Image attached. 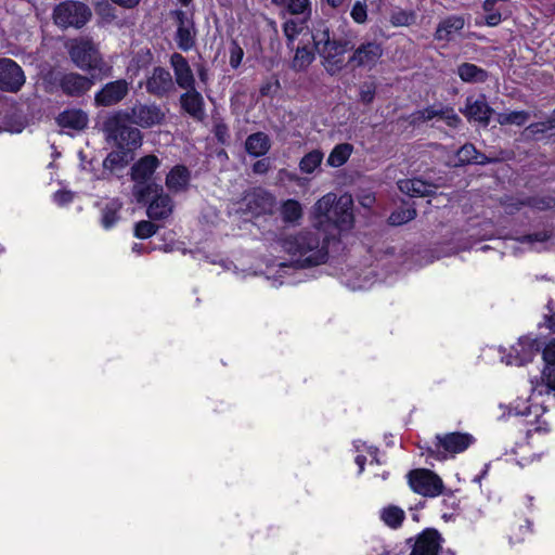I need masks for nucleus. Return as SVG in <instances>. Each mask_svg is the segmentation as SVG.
<instances>
[{"label":"nucleus","mask_w":555,"mask_h":555,"mask_svg":"<svg viewBox=\"0 0 555 555\" xmlns=\"http://www.w3.org/2000/svg\"><path fill=\"white\" fill-rule=\"evenodd\" d=\"M185 92L180 96L182 108L195 118H202L204 115V100L202 94L192 87V89H184Z\"/></svg>","instance_id":"23"},{"label":"nucleus","mask_w":555,"mask_h":555,"mask_svg":"<svg viewBox=\"0 0 555 555\" xmlns=\"http://www.w3.org/2000/svg\"><path fill=\"white\" fill-rule=\"evenodd\" d=\"M130 158V154L122 149L113 151L104 159L103 167L109 172H116L124 169L129 163Z\"/></svg>","instance_id":"37"},{"label":"nucleus","mask_w":555,"mask_h":555,"mask_svg":"<svg viewBox=\"0 0 555 555\" xmlns=\"http://www.w3.org/2000/svg\"><path fill=\"white\" fill-rule=\"evenodd\" d=\"M508 0H485L483 10L486 12V23L488 26H496L502 21V16L508 13Z\"/></svg>","instance_id":"27"},{"label":"nucleus","mask_w":555,"mask_h":555,"mask_svg":"<svg viewBox=\"0 0 555 555\" xmlns=\"http://www.w3.org/2000/svg\"><path fill=\"white\" fill-rule=\"evenodd\" d=\"M177 21V44L183 51H189L195 43V29L191 16L183 11L175 12Z\"/></svg>","instance_id":"18"},{"label":"nucleus","mask_w":555,"mask_h":555,"mask_svg":"<svg viewBox=\"0 0 555 555\" xmlns=\"http://www.w3.org/2000/svg\"><path fill=\"white\" fill-rule=\"evenodd\" d=\"M434 119L442 120L451 128H456L462 121L453 107L440 103L415 111L406 118L412 126H418Z\"/></svg>","instance_id":"7"},{"label":"nucleus","mask_w":555,"mask_h":555,"mask_svg":"<svg viewBox=\"0 0 555 555\" xmlns=\"http://www.w3.org/2000/svg\"><path fill=\"white\" fill-rule=\"evenodd\" d=\"M22 67L11 59H0V89L17 92L25 83Z\"/></svg>","instance_id":"12"},{"label":"nucleus","mask_w":555,"mask_h":555,"mask_svg":"<svg viewBox=\"0 0 555 555\" xmlns=\"http://www.w3.org/2000/svg\"><path fill=\"white\" fill-rule=\"evenodd\" d=\"M350 15L356 23H365L367 18L366 4L362 1H357L351 9Z\"/></svg>","instance_id":"48"},{"label":"nucleus","mask_w":555,"mask_h":555,"mask_svg":"<svg viewBox=\"0 0 555 555\" xmlns=\"http://www.w3.org/2000/svg\"><path fill=\"white\" fill-rule=\"evenodd\" d=\"M374 201L375 198L372 194H364L359 198V202L363 207H371Z\"/></svg>","instance_id":"57"},{"label":"nucleus","mask_w":555,"mask_h":555,"mask_svg":"<svg viewBox=\"0 0 555 555\" xmlns=\"http://www.w3.org/2000/svg\"><path fill=\"white\" fill-rule=\"evenodd\" d=\"M172 207L171 198L168 195L160 193L156 195L150 204L147 208V216L151 219L156 220L165 219L171 215Z\"/></svg>","instance_id":"29"},{"label":"nucleus","mask_w":555,"mask_h":555,"mask_svg":"<svg viewBox=\"0 0 555 555\" xmlns=\"http://www.w3.org/2000/svg\"><path fill=\"white\" fill-rule=\"evenodd\" d=\"M73 199V194L68 191H59L54 194V201L60 204L64 205Z\"/></svg>","instance_id":"54"},{"label":"nucleus","mask_w":555,"mask_h":555,"mask_svg":"<svg viewBox=\"0 0 555 555\" xmlns=\"http://www.w3.org/2000/svg\"><path fill=\"white\" fill-rule=\"evenodd\" d=\"M165 112L156 104H135L128 115L129 120L142 128L160 125L165 119Z\"/></svg>","instance_id":"11"},{"label":"nucleus","mask_w":555,"mask_h":555,"mask_svg":"<svg viewBox=\"0 0 555 555\" xmlns=\"http://www.w3.org/2000/svg\"><path fill=\"white\" fill-rule=\"evenodd\" d=\"M282 249L300 267L318 266L325 262L327 247L314 231H301L281 240Z\"/></svg>","instance_id":"2"},{"label":"nucleus","mask_w":555,"mask_h":555,"mask_svg":"<svg viewBox=\"0 0 555 555\" xmlns=\"http://www.w3.org/2000/svg\"><path fill=\"white\" fill-rule=\"evenodd\" d=\"M158 166L159 159L154 155L144 156L132 166L131 178L134 182L132 194L137 202H144L157 191V185L151 182V178Z\"/></svg>","instance_id":"5"},{"label":"nucleus","mask_w":555,"mask_h":555,"mask_svg":"<svg viewBox=\"0 0 555 555\" xmlns=\"http://www.w3.org/2000/svg\"><path fill=\"white\" fill-rule=\"evenodd\" d=\"M336 198V194L330 192L318 199V202L314 204L312 215L319 225H322L324 222H331L333 207Z\"/></svg>","instance_id":"25"},{"label":"nucleus","mask_w":555,"mask_h":555,"mask_svg":"<svg viewBox=\"0 0 555 555\" xmlns=\"http://www.w3.org/2000/svg\"><path fill=\"white\" fill-rule=\"evenodd\" d=\"M57 81L63 93L69 96H81L94 85L91 77L74 72L62 74Z\"/></svg>","instance_id":"15"},{"label":"nucleus","mask_w":555,"mask_h":555,"mask_svg":"<svg viewBox=\"0 0 555 555\" xmlns=\"http://www.w3.org/2000/svg\"><path fill=\"white\" fill-rule=\"evenodd\" d=\"M541 378L545 392H555V365L544 366Z\"/></svg>","instance_id":"46"},{"label":"nucleus","mask_w":555,"mask_h":555,"mask_svg":"<svg viewBox=\"0 0 555 555\" xmlns=\"http://www.w3.org/2000/svg\"><path fill=\"white\" fill-rule=\"evenodd\" d=\"M436 451L442 450L449 454H456L465 451L475 441L474 437L467 433H449L436 436Z\"/></svg>","instance_id":"16"},{"label":"nucleus","mask_w":555,"mask_h":555,"mask_svg":"<svg viewBox=\"0 0 555 555\" xmlns=\"http://www.w3.org/2000/svg\"><path fill=\"white\" fill-rule=\"evenodd\" d=\"M376 87L373 82H364L360 87V101L364 104H370L375 98Z\"/></svg>","instance_id":"50"},{"label":"nucleus","mask_w":555,"mask_h":555,"mask_svg":"<svg viewBox=\"0 0 555 555\" xmlns=\"http://www.w3.org/2000/svg\"><path fill=\"white\" fill-rule=\"evenodd\" d=\"M547 238H548V236L546 235V233L541 232V233H534L531 235L524 236L520 238V242L534 246L538 244H543Z\"/></svg>","instance_id":"53"},{"label":"nucleus","mask_w":555,"mask_h":555,"mask_svg":"<svg viewBox=\"0 0 555 555\" xmlns=\"http://www.w3.org/2000/svg\"><path fill=\"white\" fill-rule=\"evenodd\" d=\"M170 65L173 69L176 83L181 89L195 87V77L186 59L180 53H173L170 57Z\"/></svg>","instance_id":"19"},{"label":"nucleus","mask_w":555,"mask_h":555,"mask_svg":"<svg viewBox=\"0 0 555 555\" xmlns=\"http://www.w3.org/2000/svg\"><path fill=\"white\" fill-rule=\"evenodd\" d=\"M244 51L243 49L236 43L233 42L230 48V65L233 68H237L243 60Z\"/></svg>","instance_id":"51"},{"label":"nucleus","mask_w":555,"mask_h":555,"mask_svg":"<svg viewBox=\"0 0 555 555\" xmlns=\"http://www.w3.org/2000/svg\"><path fill=\"white\" fill-rule=\"evenodd\" d=\"M247 210L251 215L270 212L274 206V197L264 190H255L244 198Z\"/></svg>","instance_id":"21"},{"label":"nucleus","mask_w":555,"mask_h":555,"mask_svg":"<svg viewBox=\"0 0 555 555\" xmlns=\"http://www.w3.org/2000/svg\"><path fill=\"white\" fill-rule=\"evenodd\" d=\"M356 463L359 466V472L362 473L364 469L365 457L363 455H358L356 457Z\"/></svg>","instance_id":"59"},{"label":"nucleus","mask_w":555,"mask_h":555,"mask_svg":"<svg viewBox=\"0 0 555 555\" xmlns=\"http://www.w3.org/2000/svg\"><path fill=\"white\" fill-rule=\"evenodd\" d=\"M269 167H270V164L267 159H260L254 164L253 170L256 173L262 175L269 170Z\"/></svg>","instance_id":"55"},{"label":"nucleus","mask_w":555,"mask_h":555,"mask_svg":"<svg viewBox=\"0 0 555 555\" xmlns=\"http://www.w3.org/2000/svg\"><path fill=\"white\" fill-rule=\"evenodd\" d=\"M175 85L169 70L164 67H155L146 77L145 89L150 94L164 96L173 90Z\"/></svg>","instance_id":"17"},{"label":"nucleus","mask_w":555,"mask_h":555,"mask_svg":"<svg viewBox=\"0 0 555 555\" xmlns=\"http://www.w3.org/2000/svg\"><path fill=\"white\" fill-rule=\"evenodd\" d=\"M545 323L548 330L555 332V312L545 317Z\"/></svg>","instance_id":"58"},{"label":"nucleus","mask_w":555,"mask_h":555,"mask_svg":"<svg viewBox=\"0 0 555 555\" xmlns=\"http://www.w3.org/2000/svg\"><path fill=\"white\" fill-rule=\"evenodd\" d=\"M95 12L102 16L105 21H112L115 18L114 8L106 0H99L95 3Z\"/></svg>","instance_id":"47"},{"label":"nucleus","mask_w":555,"mask_h":555,"mask_svg":"<svg viewBox=\"0 0 555 555\" xmlns=\"http://www.w3.org/2000/svg\"><path fill=\"white\" fill-rule=\"evenodd\" d=\"M127 119H129L128 114L118 112L105 120L104 130L108 138L129 153L141 145L142 134L139 129L127 126L125 124Z\"/></svg>","instance_id":"4"},{"label":"nucleus","mask_w":555,"mask_h":555,"mask_svg":"<svg viewBox=\"0 0 555 555\" xmlns=\"http://www.w3.org/2000/svg\"><path fill=\"white\" fill-rule=\"evenodd\" d=\"M544 366L555 365V339L551 340L542 352Z\"/></svg>","instance_id":"52"},{"label":"nucleus","mask_w":555,"mask_h":555,"mask_svg":"<svg viewBox=\"0 0 555 555\" xmlns=\"http://www.w3.org/2000/svg\"><path fill=\"white\" fill-rule=\"evenodd\" d=\"M88 115L81 109H67L57 117V124L63 128L82 130L88 125Z\"/></svg>","instance_id":"26"},{"label":"nucleus","mask_w":555,"mask_h":555,"mask_svg":"<svg viewBox=\"0 0 555 555\" xmlns=\"http://www.w3.org/2000/svg\"><path fill=\"white\" fill-rule=\"evenodd\" d=\"M130 82L117 79L105 83L94 95L96 106H113L121 102L129 93Z\"/></svg>","instance_id":"10"},{"label":"nucleus","mask_w":555,"mask_h":555,"mask_svg":"<svg viewBox=\"0 0 555 555\" xmlns=\"http://www.w3.org/2000/svg\"><path fill=\"white\" fill-rule=\"evenodd\" d=\"M157 231V227L151 221H140L135 224L134 235L139 238H147L154 235Z\"/></svg>","instance_id":"45"},{"label":"nucleus","mask_w":555,"mask_h":555,"mask_svg":"<svg viewBox=\"0 0 555 555\" xmlns=\"http://www.w3.org/2000/svg\"><path fill=\"white\" fill-rule=\"evenodd\" d=\"M133 250L140 253L141 251V246L139 244H134Z\"/></svg>","instance_id":"63"},{"label":"nucleus","mask_w":555,"mask_h":555,"mask_svg":"<svg viewBox=\"0 0 555 555\" xmlns=\"http://www.w3.org/2000/svg\"><path fill=\"white\" fill-rule=\"evenodd\" d=\"M91 10L82 2L64 1L53 10V21L61 28H81L91 18Z\"/></svg>","instance_id":"6"},{"label":"nucleus","mask_w":555,"mask_h":555,"mask_svg":"<svg viewBox=\"0 0 555 555\" xmlns=\"http://www.w3.org/2000/svg\"><path fill=\"white\" fill-rule=\"evenodd\" d=\"M404 517L405 514L403 509L395 505H389L380 511L382 520L390 528H398Z\"/></svg>","instance_id":"40"},{"label":"nucleus","mask_w":555,"mask_h":555,"mask_svg":"<svg viewBox=\"0 0 555 555\" xmlns=\"http://www.w3.org/2000/svg\"><path fill=\"white\" fill-rule=\"evenodd\" d=\"M529 119V113L525 111H514L509 113H499L496 115V121L501 126L516 125L522 126Z\"/></svg>","instance_id":"42"},{"label":"nucleus","mask_w":555,"mask_h":555,"mask_svg":"<svg viewBox=\"0 0 555 555\" xmlns=\"http://www.w3.org/2000/svg\"><path fill=\"white\" fill-rule=\"evenodd\" d=\"M399 190L409 196H428L431 195L436 186L421 179H404L398 182Z\"/></svg>","instance_id":"24"},{"label":"nucleus","mask_w":555,"mask_h":555,"mask_svg":"<svg viewBox=\"0 0 555 555\" xmlns=\"http://www.w3.org/2000/svg\"><path fill=\"white\" fill-rule=\"evenodd\" d=\"M270 139L263 132L250 134L245 143L246 151L254 156L264 155L270 149Z\"/></svg>","instance_id":"34"},{"label":"nucleus","mask_w":555,"mask_h":555,"mask_svg":"<svg viewBox=\"0 0 555 555\" xmlns=\"http://www.w3.org/2000/svg\"><path fill=\"white\" fill-rule=\"evenodd\" d=\"M352 205L353 201L349 194H344L336 198L333 207L331 222L341 229L349 228L353 220Z\"/></svg>","instance_id":"20"},{"label":"nucleus","mask_w":555,"mask_h":555,"mask_svg":"<svg viewBox=\"0 0 555 555\" xmlns=\"http://www.w3.org/2000/svg\"><path fill=\"white\" fill-rule=\"evenodd\" d=\"M281 216L285 222H296L302 217V207L298 201L287 199L282 204Z\"/></svg>","instance_id":"41"},{"label":"nucleus","mask_w":555,"mask_h":555,"mask_svg":"<svg viewBox=\"0 0 555 555\" xmlns=\"http://www.w3.org/2000/svg\"><path fill=\"white\" fill-rule=\"evenodd\" d=\"M415 217L416 211L414 208H400L389 216V223L392 225H401L413 220Z\"/></svg>","instance_id":"44"},{"label":"nucleus","mask_w":555,"mask_h":555,"mask_svg":"<svg viewBox=\"0 0 555 555\" xmlns=\"http://www.w3.org/2000/svg\"><path fill=\"white\" fill-rule=\"evenodd\" d=\"M552 203L551 201H548L547 203H542L541 205L540 204H534V206H537L539 209H545V208H548L551 207Z\"/></svg>","instance_id":"62"},{"label":"nucleus","mask_w":555,"mask_h":555,"mask_svg":"<svg viewBox=\"0 0 555 555\" xmlns=\"http://www.w3.org/2000/svg\"><path fill=\"white\" fill-rule=\"evenodd\" d=\"M310 40H300L295 47V55L292 61V67L295 70L306 69L314 60V53L308 48Z\"/></svg>","instance_id":"32"},{"label":"nucleus","mask_w":555,"mask_h":555,"mask_svg":"<svg viewBox=\"0 0 555 555\" xmlns=\"http://www.w3.org/2000/svg\"><path fill=\"white\" fill-rule=\"evenodd\" d=\"M272 2L284 8L292 15L310 14L309 0H272Z\"/></svg>","instance_id":"38"},{"label":"nucleus","mask_w":555,"mask_h":555,"mask_svg":"<svg viewBox=\"0 0 555 555\" xmlns=\"http://www.w3.org/2000/svg\"><path fill=\"white\" fill-rule=\"evenodd\" d=\"M70 61L81 70L102 69L103 59L98 44L89 37H76L65 42Z\"/></svg>","instance_id":"3"},{"label":"nucleus","mask_w":555,"mask_h":555,"mask_svg":"<svg viewBox=\"0 0 555 555\" xmlns=\"http://www.w3.org/2000/svg\"><path fill=\"white\" fill-rule=\"evenodd\" d=\"M555 117L552 120L545 121V122H535L531 124L526 128V132L529 135H534L538 133H544L548 130H552L555 128Z\"/></svg>","instance_id":"49"},{"label":"nucleus","mask_w":555,"mask_h":555,"mask_svg":"<svg viewBox=\"0 0 555 555\" xmlns=\"http://www.w3.org/2000/svg\"><path fill=\"white\" fill-rule=\"evenodd\" d=\"M324 154L320 150L307 153L299 162V168L304 173H313L322 164Z\"/></svg>","instance_id":"39"},{"label":"nucleus","mask_w":555,"mask_h":555,"mask_svg":"<svg viewBox=\"0 0 555 555\" xmlns=\"http://www.w3.org/2000/svg\"><path fill=\"white\" fill-rule=\"evenodd\" d=\"M190 182V171L184 166H175L166 177V186L175 193L184 191Z\"/></svg>","instance_id":"28"},{"label":"nucleus","mask_w":555,"mask_h":555,"mask_svg":"<svg viewBox=\"0 0 555 555\" xmlns=\"http://www.w3.org/2000/svg\"><path fill=\"white\" fill-rule=\"evenodd\" d=\"M441 547V537L436 530L424 531L415 542L410 555H437Z\"/></svg>","instance_id":"22"},{"label":"nucleus","mask_w":555,"mask_h":555,"mask_svg":"<svg viewBox=\"0 0 555 555\" xmlns=\"http://www.w3.org/2000/svg\"><path fill=\"white\" fill-rule=\"evenodd\" d=\"M457 75L464 82L478 83L483 82L488 78L485 69L472 63H463L457 67Z\"/></svg>","instance_id":"33"},{"label":"nucleus","mask_w":555,"mask_h":555,"mask_svg":"<svg viewBox=\"0 0 555 555\" xmlns=\"http://www.w3.org/2000/svg\"><path fill=\"white\" fill-rule=\"evenodd\" d=\"M465 25L462 16L452 15L441 21L436 29L435 38L437 40H449L450 37L460 31Z\"/></svg>","instance_id":"30"},{"label":"nucleus","mask_w":555,"mask_h":555,"mask_svg":"<svg viewBox=\"0 0 555 555\" xmlns=\"http://www.w3.org/2000/svg\"><path fill=\"white\" fill-rule=\"evenodd\" d=\"M199 77H201V79H202V80H204V79H205V73H204V72H201V73H199Z\"/></svg>","instance_id":"64"},{"label":"nucleus","mask_w":555,"mask_h":555,"mask_svg":"<svg viewBox=\"0 0 555 555\" xmlns=\"http://www.w3.org/2000/svg\"><path fill=\"white\" fill-rule=\"evenodd\" d=\"M310 14L297 15L296 18H289L283 24V33L287 39V47L295 48V41L313 40L314 48L322 60L325 70L335 76L345 67V53L353 47L349 39H337L333 36L330 27L325 23H319L313 33L308 31L307 18Z\"/></svg>","instance_id":"1"},{"label":"nucleus","mask_w":555,"mask_h":555,"mask_svg":"<svg viewBox=\"0 0 555 555\" xmlns=\"http://www.w3.org/2000/svg\"><path fill=\"white\" fill-rule=\"evenodd\" d=\"M0 131H16V132H20L21 131V128H11L9 126H0Z\"/></svg>","instance_id":"60"},{"label":"nucleus","mask_w":555,"mask_h":555,"mask_svg":"<svg viewBox=\"0 0 555 555\" xmlns=\"http://www.w3.org/2000/svg\"><path fill=\"white\" fill-rule=\"evenodd\" d=\"M538 351V340L529 336H522L512 346L509 353L502 357V361L507 365L520 366L531 362Z\"/></svg>","instance_id":"9"},{"label":"nucleus","mask_w":555,"mask_h":555,"mask_svg":"<svg viewBox=\"0 0 555 555\" xmlns=\"http://www.w3.org/2000/svg\"><path fill=\"white\" fill-rule=\"evenodd\" d=\"M383 53L384 50L380 43L367 41L353 50L348 62L353 66L371 69L378 63Z\"/></svg>","instance_id":"13"},{"label":"nucleus","mask_w":555,"mask_h":555,"mask_svg":"<svg viewBox=\"0 0 555 555\" xmlns=\"http://www.w3.org/2000/svg\"><path fill=\"white\" fill-rule=\"evenodd\" d=\"M412 490L424 496H438L443 491L441 478L429 469H415L409 474Z\"/></svg>","instance_id":"8"},{"label":"nucleus","mask_w":555,"mask_h":555,"mask_svg":"<svg viewBox=\"0 0 555 555\" xmlns=\"http://www.w3.org/2000/svg\"><path fill=\"white\" fill-rule=\"evenodd\" d=\"M461 112L468 120H474L482 126L489 125L493 114V109L489 106L485 94L467 96L465 106Z\"/></svg>","instance_id":"14"},{"label":"nucleus","mask_w":555,"mask_h":555,"mask_svg":"<svg viewBox=\"0 0 555 555\" xmlns=\"http://www.w3.org/2000/svg\"><path fill=\"white\" fill-rule=\"evenodd\" d=\"M344 1L345 0H327L328 4H331L333 8L339 7Z\"/></svg>","instance_id":"61"},{"label":"nucleus","mask_w":555,"mask_h":555,"mask_svg":"<svg viewBox=\"0 0 555 555\" xmlns=\"http://www.w3.org/2000/svg\"><path fill=\"white\" fill-rule=\"evenodd\" d=\"M122 203L118 198L108 199L101 208V225L105 230L112 229L120 219L119 211Z\"/></svg>","instance_id":"31"},{"label":"nucleus","mask_w":555,"mask_h":555,"mask_svg":"<svg viewBox=\"0 0 555 555\" xmlns=\"http://www.w3.org/2000/svg\"><path fill=\"white\" fill-rule=\"evenodd\" d=\"M459 162L470 163L474 162L476 164H485L487 159L483 155H480L473 144L463 145L457 152Z\"/></svg>","instance_id":"43"},{"label":"nucleus","mask_w":555,"mask_h":555,"mask_svg":"<svg viewBox=\"0 0 555 555\" xmlns=\"http://www.w3.org/2000/svg\"><path fill=\"white\" fill-rule=\"evenodd\" d=\"M279 88V81L275 80L274 82H267L261 86L260 93L262 95H270L272 92H275Z\"/></svg>","instance_id":"56"},{"label":"nucleus","mask_w":555,"mask_h":555,"mask_svg":"<svg viewBox=\"0 0 555 555\" xmlns=\"http://www.w3.org/2000/svg\"><path fill=\"white\" fill-rule=\"evenodd\" d=\"M417 13L414 10L395 8L389 14V23L393 27H410L416 24Z\"/></svg>","instance_id":"35"},{"label":"nucleus","mask_w":555,"mask_h":555,"mask_svg":"<svg viewBox=\"0 0 555 555\" xmlns=\"http://www.w3.org/2000/svg\"><path fill=\"white\" fill-rule=\"evenodd\" d=\"M353 152V146L349 143L337 144L330 153L326 164L330 167L338 168L347 163Z\"/></svg>","instance_id":"36"}]
</instances>
